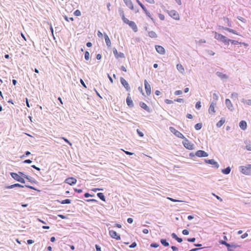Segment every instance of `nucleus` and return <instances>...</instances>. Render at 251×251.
I'll return each instance as SVG.
<instances>
[{"label":"nucleus","mask_w":251,"mask_h":251,"mask_svg":"<svg viewBox=\"0 0 251 251\" xmlns=\"http://www.w3.org/2000/svg\"><path fill=\"white\" fill-rule=\"evenodd\" d=\"M215 38L225 43L230 42L232 44L234 45L241 44V42L234 40L227 39L226 36H223L217 32H215Z\"/></svg>","instance_id":"obj_1"},{"label":"nucleus","mask_w":251,"mask_h":251,"mask_svg":"<svg viewBox=\"0 0 251 251\" xmlns=\"http://www.w3.org/2000/svg\"><path fill=\"white\" fill-rule=\"evenodd\" d=\"M240 168L242 174L246 175H251V164L247 166H240Z\"/></svg>","instance_id":"obj_2"},{"label":"nucleus","mask_w":251,"mask_h":251,"mask_svg":"<svg viewBox=\"0 0 251 251\" xmlns=\"http://www.w3.org/2000/svg\"><path fill=\"white\" fill-rule=\"evenodd\" d=\"M184 140L182 144L185 148L188 150H193L194 149V145L190 142L187 138H183Z\"/></svg>","instance_id":"obj_3"},{"label":"nucleus","mask_w":251,"mask_h":251,"mask_svg":"<svg viewBox=\"0 0 251 251\" xmlns=\"http://www.w3.org/2000/svg\"><path fill=\"white\" fill-rule=\"evenodd\" d=\"M169 129L171 132H172L173 134H174L178 138H179L181 139L185 138V137L184 136V135L181 132H180L179 131L176 129L174 127L171 126V127H170Z\"/></svg>","instance_id":"obj_4"},{"label":"nucleus","mask_w":251,"mask_h":251,"mask_svg":"<svg viewBox=\"0 0 251 251\" xmlns=\"http://www.w3.org/2000/svg\"><path fill=\"white\" fill-rule=\"evenodd\" d=\"M11 176L16 180L22 183H25V179L22 177L20 175L15 173H11L10 174Z\"/></svg>","instance_id":"obj_5"},{"label":"nucleus","mask_w":251,"mask_h":251,"mask_svg":"<svg viewBox=\"0 0 251 251\" xmlns=\"http://www.w3.org/2000/svg\"><path fill=\"white\" fill-rule=\"evenodd\" d=\"M123 22L128 24L129 26H130L132 28V29L135 31L137 30V28L135 23L134 22L130 21L126 18H123Z\"/></svg>","instance_id":"obj_6"},{"label":"nucleus","mask_w":251,"mask_h":251,"mask_svg":"<svg viewBox=\"0 0 251 251\" xmlns=\"http://www.w3.org/2000/svg\"><path fill=\"white\" fill-rule=\"evenodd\" d=\"M109 233L111 237L117 240L121 239L120 236L117 234V233L113 230H109Z\"/></svg>","instance_id":"obj_7"},{"label":"nucleus","mask_w":251,"mask_h":251,"mask_svg":"<svg viewBox=\"0 0 251 251\" xmlns=\"http://www.w3.org/2000/svg\"><path fill=\"white\" fill-rule=\"evenodd\" d=\"M145 87L146 90V94L148 96H149L151 94V87L148 81L145 79L144 81Z\"/></svg>","instance_id":"obj_8"},{"label":"nucleus","mask_w":251,"mask_h":251,"mask_svg":"<svg viewBox=\"0 0 251 251\" xmlns=\"http://www.w3.org/2000/svg\"><path fill=\"white\" fill-rule=\"evenodd\" d=\"M120 81L122 84L126 89L127 91L130 90V88L129 87V85L126 79H125L123 77H121Z\"/></svg>","instance_id":"obj_9"},{"label":"nucleus","mask_w":251,"mask_h":251,"mask_svg":"<svg viewBox=\"0 0 251 251\" xmlns=\"http://www.w3.org/2000/svg\"><path fill=\"white\" fill-rule=\"evenodd\" d=\"M65 182L71 185H73L76 183V179L73 177H69L65 179Z\"/></svg>","instance_id":"obj_10"},{"label":"nucleus","mask_w":251,"mask_h":251,"mask_svg":"<svg viewBox=\"0 0 251 251\" xmlns=\"http://www.w3.org/2000/svg\"><path fill=\"white\" fill-rule=\"evenodd\" d=\"M169 15L172 17L173 19L175 20L179 19V14L175 10H171L169 12Z\"/></svg>","instance_id":"obj_11"},{"label":"nucleus","mask_w":251,"mask_h":251,"mask_svg":"<svg viewBox=\"0 0 251 251\" xmlns=\"http://www.w3.org/2000/svg\"><path fill=\"white\" fill-rule=\"evenodd\" d=\"M225 104L227 108L231 111L234 110L233 106L229 99H226L225 100Z\"/></svg>","instance_id":"obj_12"},{"label":"nucleus","mask_w":251,"mask_h":251,"mask_svg":"<svg viewBox=\"0 0 251 251\" xmlns=\"http://www.w3.org/2000/svg\"><path fill=\"white\" fill-rule=\"evenodd\" d=\"M113 51V53L116 58H124L125 57L124 54L121 52H118L117 50H116V49L114 48Z\"/></svg>","instance_id":"obj_13"},{"label":"nucleus","mask_w":251,"mask_h":251,"mask_svg":"<svg viewBox=\"0 0 251 251\" xmlns=\"http://www.w3.org/2000/svg\"><path fill=\"white\" fill-rule=\"evenodd\" d=\"M196 155L198 157H207L208 154L202 150H199L196 152Z\"/></svg>","instance_id":"obj_14"},{"label":"nucleus","mask_w":251,"mask_h":251,"mask_svg":"<svg viewBox=\"0 0 251 251\" xmlns=\"http://www.w3.org/2000/svg\"><path fill=\"white\" fill-rule=\"evenodd\" d=\"M155 49L156 51L161 54H164L165 53V50L164 48L161 46L156 45Z\"/></svg>","instance_id":"obj_15"},{"label":"nucleus","mask_w":251,"mask_h":251,"mask_svg":"<svg viewBox=\"0 0 251 251\" xmlns=\"http://www.w3.org/2000/svg\"><path fill=\"white\" fill-rule=\"evenodd\" d=\"M205 161L206 163L214 165L216 168L219 167V165L214 159L205 160Z\"/></svg>","instance_id":"obj_16"},{"label":"nucleus","mask_w":251,"mask_h":251,"mask_svg":"<svg viewBox=\"0 0 251 251\" xmlns=\"http://www.w3.org/2000/svg\"><path fill=\"white\" fill-rule=\"evenodd\" d=\"M129 96H130V94H128V96L126 99V103H127V105L129 107H133L134 104H133V101L131 99V98L130 97H129Z\"/></svg>","instance_id":"obj_17"},{"label":"nucleus","mask_w":251,"mask_h":251,"mask_svg":"<svg viewBox=\"0 0 251 251\" xmlns=\"http://www.w3.org/2000/svg\"><path fill=\"white\" fill-rule=\"evenodd\" d=\"M25 186L23 185H22L21 184H20L19 183H16L11 185H8L6 186L5 187V188L6 189H12L14 188L15 187H20V188H24Z\"/></svg>","instance_id":"obj_18"},{"label":"nucleus","mask_w":251,"mask_h":251,"mask_svg":"<svg viewBox=\"0 0 251 251\" xmlns=\"http://www.w3.org/2000/svg\"><path fill=\"white\" fill-rule=\"evenodd\" d=\"M140 106L142 108H143L146 111H147V112H151L150 108H149V107L148 106H147V105L145 103H144L143 102H141L140 103Z\"/></svg>","instance_id":"obj_19"},{"label":"nucleus","mask_w":251,"mask_h":251,"mask_svg":"<svg viewBox=\"0 0 251 251\" xmlns=\"http://www.w3.org/2000/svg\"><path fill=\"white\" fill-rule=\"evenodd\" d=\"M216 104V102L215 103H214V102H211V103L209 106V109H208L209 113H214L215 112V109H214V106Z\"/></svg>","instance_id":"obj_20"},{"label":"nucleus","mask_w":251,"mask_h":251,"mask_svg":"<svg viewBox=\"0 0 251 251\" xmlns=\"http://www.w3.org/2000/svg\"><path fill=\"white\" fill-rule=\"evenodd\" d=\"M126 5L131 9H133V5L130 0H124Z\"/></svg>","instance_id":"obj_21"},{"label":"nucleus","mask_w":251,"mask_h":251,"mask_svg":"<svg viewBox=\"0 0 251 251\" xmlns=\"http://www.w3.org/2000/svg\"><path fill=\"white\" fill-rule=\"evenodd\" d=\"M240 127L243 129L245 130L247 128V123L245 121H241L239 123Z\"/></svg>","instance_id":"obj_22"},{"label":"nucleus","mask_w":251,"mask_h":251,"mask_svg":"<svg viewBox=\"0 0 251 251\" xmlns=\"http://www.w3.org/2000/svg\"><path fill=\"white\" fill-rule=\"evenodd\" d=\"M104 39L106 45L108 47H110L111 46V41L108 36L106 34H104Z\"/></svg>","instance_id":"obj_23"},{"label":"nucleus","mask_w":251,"mask_h":251,"mask_svg":"<svg viewBox=\"0 0 251 251\" xmlns=\"http://www.w3.org/2000/svg\"><path fill=\"white\" fill-rule=\"evenodd\" d=\"M225 119L223 118H222L216 124V126L218 127H221L225 123Z\"/></svg>","instance_id":"obj_24"},{"label":"nucleus","mask_w":251,"mask_h":251,"mask_svg":"<svg viewBox=\"0 0 251 251\" xmlns=\"http://www.w3.org/2000/svg\"><path fill=\"white\" fill-rule=\"evenodd\" d=\"M176 68L177 70L181 73V74H183L184 72V69L182 65L181 64H177L176 65Z\"/></svg>","instance_id":"obj_25"},{"label":"nucleus","mask_w":251,"mask_h":251,"mask_svg":"<svg viewBox=\"0 0 251 251\" xmlns=\"http://www.w3.org/2000/svg\"><path fill=\"white\" fill-rule=\"evenodd\" d=\"M241 102L244 104H246L247 105H251V99L245 100L244 99H242L241 100Z\"/></svg>","instance_id":"obj_26"},{"label":"nucleus","mask_w":251,"mask_h":251,"mask_svg":"<svg viewBox=\"0 0 251 251\" xmlns=\"http://www.w3.org/2000/svg\"><path fill=\"white\" fill-rule=\"evenodd\" d=\"M217 76H219L222 78H227V76L226 74H224L221 72H218L216 73Z\"/></svg>","instance_id":"obj_27"},{"label":"nucleus","mask_w":251,"mask_h":251,"mask_svg":"<svg viewBox=\"0 0 251 251\" xmlns=\"http://www.w3.org/2000/svg\"><path fill=\"white\" fill-rule=\"evenodd\" d=\"M230 171H231L230 168L229 167H228L225 169H223L222 170V172L224 174L227 175L230 173Z\"/></svg>","instance_id":"obj_28"},{"label":"nucleus","mask_w":251,"mask_h":251,"mask_svg":"<svg viewBox=\"0 0 251 251\" xmlns=\"http://www.w3.org/2000/svg\"><path fill=\"white\" fill-rule=\"evenodd\" d=\"M238 94L237 93L233 92L231 95V98L233 100H236L238 99Z\"/></svg>","instance_id":"obj_29"},{"label":"nucleus","mask_w":251,"mask_h":251,"mask_svg":"<svg viewBox=\"0 0 251 251\" xmlns=\"http://www.w3.org/2000/svg\"><path fill=\"white\" fill-rule=\"evenodd\" d=\"M97 196L102 201H105V196H104L103 193H98L97 194Z\"/></svg>","instance_id":"obj_30"},{"label":"nucleus","mask_w":251,"mask_h":251,"mask_svg":"<svg viewBox=\"0 0 251 251\" xmlns=\"http://www.w3.org/2000/svg\"><path fill=\"white\" fill-rule=\"evenodd\" d=\"M57 201L61 204H69L71 203V201L69 199H66L62 201H59L58 200Z\"/></svg>","instance_id":"obj_31"},{"label":"nucleus","mask_w":251,"mask_h":251,"mask_svg":"<svg viewBox=\"0 0 251 251\" xmlns=\"http://www.w3.org/2000/svg\"><path fill=\"white\" fill-rule=\"evenodd\" d=\"M160 242L161 244L165 247H168L169 246V243L167 242L166 239H161Z\"/></svg>","instance_id":"obj_32"},{"label":"nucleus","mask_w":251,"mask_h":251,"mask_svg":"<svg viewBox=\"0 0 251 251\" xmlns=\"http://www.w3.org/2000/svg\"><path fill=\"white\" fill-rule=\"evenodd\" d=\"M202 127V124L201 123H198L195 126V128L198 130L201 128Z\"/></svg>","instance_id":"obj_33"},{"label":"nucleus","mask_w":251,"mask_h":251,"mask_svg":"<svg viewBox=\"0 0 251 251\" xmlns=\"http://www.w3.org/2000/svg\"><path fill=\"white\" fill-rule=\"evenodd\" d=\"M149 36L151 38H156L157 37L156 32H148Z\"/></svg>","instance_id":"obj_34"},{"label":"nucleus","mask_w":251,"mask_h":251,"mask_svg":"<svg viewBox=\"0 0 251 251\" xmlns=\"http://www.w3.org/2000/svg\"><path fill=\"white\" fill-rule=\"evenodd\" d=\"M84 57L86 60H88L90 58V54L88 51H86L84 54Z\"/></svg>","instance_id":"obj_35"},{"label":"nucleus","mask_w":251,"mask_h":251,"mask_svg":"<svg viewBox=\"0 0 251 251\" xmlns=\"http://www.w3.org/2000/svg\"><path fill=\"white\" fill-rule=\"evenodd\" d=\"M213 98L215 100H217L219 99V96L218 94L217 93H214L213 95Z\"/></svg>","instance_id":"obj_36"},{"label":"nucleus","mask_w":251,"mask_h":251,"mask_svg":"<svg viewBox=\"0 0 251 251\" xmlns=\"http://www.w3.org/2000/svg\"><path fill=\"white\" fill-rule=\"evenodd\" d=\"M201 103L200 101H198L196 104V108L199 109L201 107Z\"/></svg>","instance_id":"obj_37"},{"label":"nucleus","mask_w":251,"mask_h":251,"mask_svg":"<svg viewBox=\"0 0 251 251\" xmlns=\"http://www.w3.org/2000/svg\"><path fill=\"white\" fill-rule=\"evenodd\" d=\"M74 14L75 15V16H80L81 15V12L79 10H76L74 12Z\"/></svg>","instance_id":"obj_38"},{"label":"nucleus","mask_w":251,"mask_h":251,"mask_svg":"<svg viewBox=\"0 0 251 251\" xmlns=\"http://www.w3.org/2000/svg\"><path fill=\"white\" fill-rule=\"evenodd\" d=\"M19 174L21 175L22 176H23L24 178L26 179H28V176L24 174L23 173L19 172Z\"/></svg>","instance_id":"obj_39"},{"label":"nucleus","mask_w":251,"mask_h":251,"mask_svg":"<svg viewBox=\"0 0 251 251\" xmlns=\"http://www.w3.org/2000/svg\"><path fill=\"white\" fill-rule=\"evenodd\" d=\"M120 16L122 17V20H123V18H126L124 15V12L123 10H119Z\"/></svg>","instance_id":"obj_40"},{"label":"nucleus","mask_w":251,"mask_h":251,"mask_svg":"<svg viewBox=\"0 0 251 251\" xmlns=\"http://www.w3.org/2000/svg\"><path fill=\"white\" fill-rule=\"evenodd\" d=\"M137 2L138 4L142 7V9H145L144 5L139 0H137Z\"/></svg>","instance_id":"obj_41"},{"label":"nucleus","mask_w":251,"mask_h":251,"mask_svg":"<svg viewBox=\"0 0 251 251\" xmlns=\"http://www.w3.org/2000/svg\"><path fill=\"white\" fill-rule=\"evenodd\" d=\"M137 246V244L136 242H133L132 243L130 246H129V248H135Z\"/></svg>","instance_id":"obj_42"},{"label":"nucleus","mask_w":251,"mask_h":251,"mask_svg":"<svg viewBox=\"0 0 251 251\" xmlns=\"http://www.w3.org/2000/svg\"><path fill=\"white\" fill-rule=\"evenodd\" d=\"M137 132L140 137L144 136V133L140 131L138 129H137Z\"/></svg>","instance_id":"obj_43"},{"label":"nucleus","mask_w":251,"mask_h":251,"mask_svg":"<svg viewBox=\"0 0 251 251\" xmlns=\"http://www.w3.org/2000/svg\"><path fill=\"white\" fill-rule=\"evenodd\" d=\"M165 102L167 103V104H172L173 103V101L172 100H168V99H166L165 100Z\"/></svg>","instance_id":"obj_44"},{"label":"nucleus","mask_w":251,"mask_h":251,"mask_svg":"<svg viewBox=\"0 0 251 251\" xmlns=\"http://www.w3.org/2000/svg\"><path fill=\"white\" fill-rule=\"evenodd\" d=\"M182 91H181V90H177V91H176L175 92V94L176 95H179L182 94Z\"/></svg>","instance_id":"obj_45"},{"label":"nucleus","mask_w":251,"mask_h":251,"mask_svg":"<svg viewBox=\"0 0 251 251\" xmlns=\"http://www.w3.org/2000/svg\"><path fill=\"white\" fill-rule=\"evenodd\" d=\"M246 149L248 151H251V144L247 145L246 146Z\"/></svg>","instance_id":"obj_46"},{"label":"nucleus","mask_w":251,"mask_h":251,"mask_svg":"<svg viewBox=\"0 0 251 251\" xmlns=\"http://www.w3.org/2000/svg\"><path fill=\"white\" fill-rule=\"evenodd\" d=\"M158 16L161 20H164L165 19V16L163 14H159Z\"/></svg>","instance_id":"obj_47"},{"label":"nucleus","mask_w":251,"mask_h":251,"mask_svg":"<svg viewBox=\"0 0 251 251\" xmlns=\"http://www.w3.org/2000/svg\"><path fill=\"white\" fill-rule=\"evenodd\" d=\"M159 246V245L156 243H152L151 244V247L152 248H157Z\"/></svg>","instance_id":"obj_48"},{"label":"nucleus","mask_w":251,"mask_h":251,"mask_svg":"<svg viewBox=\"0 0 251 251\" xmlns=\"http://www.w3.org/2000/svg\"><path fill=\"white\" fill-rule=\"evenodd\" d=\"M212 195L214 196L218 200H219L220 201H222L223 200L222 199L219 197L218 196L216 195L215 194L212 193Z\"/></svg>","instance_id":"obj_49"},{"label":"nucleus","mask_w":251,"mask_h":251,"mask_svg":"<svg viewBox=\"0 0 251 251\" xmlns=\"http://www.w3.org/2000/svg\"><path fill=\"white\" fill-rule=\"evenodd\" d=\"M182 233L184 235H188L189 234V231L188 230H187V229H184L182 231Z\"/></svg>","instance_id":"obj_50"},{"label":"nucleus","mask_w":251,"mask_h":251,"mask_svg":"<svg viewBox=\"0 0 251 251\" xmlns=\"http://www.w3.org/2000/svg\"><path fill=\"white\" fill-rule=\"evenodd\" d=\"M196 240L195 238H188L187 241L190 242H194Z\"/></svg>","instance_id":"obj_51"},{"label":"nucleus","mask_w":251,"mask_h":251,"mask_svg":"<svg viewBox=\"0 0 251 251\" xmlns=\"http://www.w3.org/2000/svg\"><path fill=\"white\" fill-rule=\"evenodd\" d=\"M62 139H63L66 142L68 143L70 146L72 145V143L66 138L62 137Z\"/></svg>","instance_id":"obj_52"},{"label":"nucleus","mask_w":251,"mask_h":251,"mask_svg":"<svg viewBox=\"0 0 251 251\" xmlns=\"http://www.w3.org/2000/svg\"><path fill=\"white\" fill-rule=\"evenodd\" d=\"M168 199H169L170 201H173V202H176V201H179V200H176V199H174L173 198H168Z\"/></svg>","instance_id":"obj_53"},{"label":"nucleus","mask_w":251,"mask_h":251,"mask_svg":"<svg viewBox=\"0 0 251 251\" xmlns=\"http://www.w3.org/2000/svg\"><path fill=\"white\" fill-rule=\"evenodd\" d=\"M207 52L210 55H214L215 54V53L211 50H207Z\"/></svg>","instance_id":"obj_54"},{"label":"nucleus","mask_w":251,"mask_h":251,"mask_svg":"<svg viewBox=\"0 0 251 251\" xmlns=\"http://www.w3.org/2000/svg\"><path fill=\"white\" fill-rule=\"evenodd\" d=\"M232 245L233 246H232L231 248H233V249H236V248H238V247H240V245H236L234 243H232Z\"/></svg>","instance_id":"obj_55"},{"label":"nucleus","mask_w":251,"mask_h":251,"mask_svg":"<svg viewBox=\"0 0 251 251\" xmlns=\"http://www.w3.org/2000/svg\"><path fill=\"white\" fill-rule=\"evenodd\" d=\"M175 101L178 102H183V100L182 99L178 98L175 100Z\"/></svg>","instance_id":"obj_56"},{"label":"nucleus","mask_w":251,"mask_h":251,"mask_svg":"<svg viewBox=\"0 0 251 251\" xmlns=\"http://www.w3.org/2000/svg\"><path fill=\"white\" fill-rule=\"evenodd\" d=\"M248 236V234L247 233H245L244 234H243L242 235H241V238L242 239H244V238H246Z\"/></svg>","instance_id":"obj_57"},{"label":"nucleus","mask_w":251,"mask_h":251,"mask_svg":"<svg viewBox=\"0 0 251 251\" xmlns=\"http://www.w3.org/2000/svg\"><path fill=\"white\" fill-rule=\"evenodd\" d=\"M23 162L24 163L30 164L32 162V161L30 160V159H26Z\"/></svg>","instance_id":"obj_58"},{"label":"nucleus","mask_w":251,"mask_h":251,"mask_svg":"<svg viewBox=\"0 0 251 251\" xmlns=\"http://www.w3.org/2000/svg\"><path fill=\"white\" fill-rule=\"evenodd\" d=\"M95 247L96 249V251H101L100 247L99 246L96 245Z\"/></svg>","instance_id":"obj_59"},{"label":"nucleus","mask_w":251,"mask_h":251,"mask_svg":"<svg viewBox=\"0 0 251 251\" xmlns=\"http://www.w3.org/2000/svg\"><path fill=\"white\" fill-rule=\"evenodd\" d=\"M237 18L239 20H240L242 22H245V21H246V20L244 18H243V17H238Z\"/></svg>","instance_id":"obj_60"},{"label":"nucleus","mask_w":251,"mask_h":251,"mask_svg":"<svg viewBox=\"0 0 251 251\" xmlns=\"http://www.w3.org/2000/svg\"><path fill=\"white\" fill-rule=\"evenodd\" d=\"M171 236H172V238H173L175 239H176L178 237L177 236V235H176V233H173L172 234Z\"/></svg>","instance_id":"obj_61"},{"label":"nucleus","mask_w":251,"mask_h":251,"mask_svg":"<svg viewBox=\"0 0 251 251\" xmlns=\"http://www.w3.org/2000/svg\"><path fill=\"white\" fill-rule=\"evenodd\" d=\"M171 249L173 250V251H178V248L176 246H172Z\"/></svg>","instance_id":"obj_62"},{"label":"nucleus","mask_w":251,"mask_h":251,"mask_svg":"<svg viewBox=\"0 0 251 251\" xmlns=\"http://www.w3.org/2000/svg\"><path fill=\"white\" fill-rule=\"evenodd\" d=\"M127 221L129 224H131L133 222V219L131 218H129L127 219Z\"/></svg>","instance_id":"obj_63"},{"label":"nucleus","mask_w":251,"mask_h":251,"mask_svg":"<svg viewBox=\"0 0 251 251\" xmlns=\"http://www.w3.org/2000/svg\"><path fill=\"white\" fill-rule=\"evenodd\" d=\"M187 118L191 119L193 118V116L190 114H187L186 115Z\"/></svg>","instance_id":"obj_64"}]
</instances>
